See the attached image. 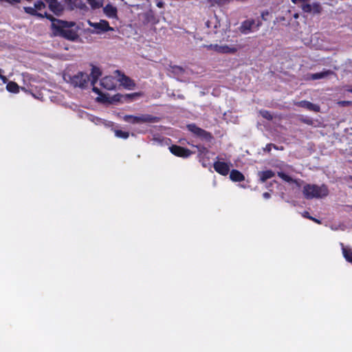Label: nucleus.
<instances>
[{
	"mask_svg": "<svg viewBox=\"0 0 352 352\" xmlns=\"http://www.w3.org/2000/svg\"><path fill=\"white\" fill-rule=\"evenodd\" d=\"M215 31L214 32V36L212 40L216 42H219L220 44L210 45L208 47L218 53L223 54H234L239 50V46L235 44L228 45L225 42L228 41L229 35L228 32L230 29V23L228 21H225L223 24H219V27L215 25Z\"/></svg>",
	"mask_w": 352,
	"mask_h": 352,
	"instance_id": "f257e3e1",
	"label": "nucleus"
},
{
	"mask_svg": "<svg viewBox=\"0 0 352 352\" xmlns=\"http://www.w3.org/2000/svg\"><path fill=\"white\" fill-rule=\"evenodd\" d=\"M45 16L52 21V28L54 34L60 36L70 41H76L78 38V28L74 22H67L56 19L47 13Z\"/></svg>",
	"mask_w": 352,
	"mask_h": 352,
	"instance_id": "f03ea898",
	"label": "nucleus"
},
{
	"mask_svg": "<svg viewBox=\"0 0 352 352\" xmlns=\"http://www.w3.org/2000/svg\"><path fill=\"white\" fill-rule=\"evenodd\" d=\"M302 193L307 199H321L328 195L329 190L325 185L319 186L315 184H306L303 187Z\"/></svg>",
	"mask_w": 352,
	"mask_h": 352,
	"instance_id": "7ed1b4c3",
	"label": "nucleus"
},
{
	"mask_svg": "<svg viewBox=\"0 0 352 352\" xmlns=\"http://www.w3.org/2000/svg\"><path fill=\"white\" fill-rule=\"evenodd\" d=\"M124 120L131 124L155 123L159 121L157 117L148 114H142L140 116H125Z\"/></svg>",
	"mask_w": 352,
	"mask_h": 352,
	"instance_id": "20e7f679",
	"label": "nucleus"
},
{
	"mask_svg": "<svg viewBox=\"0 0 352 352\" xmlns=\"http://www.w3.org/2000/svg\"><path fill=\"white\" fill-rule=\"evenodd\" d=\"M64 79L74 87L84 88L89 80V76L87 74L79 72L74 76L65 75Z\"/></svg>",
	"mask_w": 352,
	"mask_h": 352,
	"instance_id": "39448f33",
	"label": "nucleus"
},
{
	"mask_svg": "<svg viewBox=\"0 0 352 352\" xmlns=\"http://www.w3.org/2000/svg\"><path fill=\"white\" fill-rule=\"evenodd\" d=\"M187 128L195 135H196L197 138H199L202 140H210L212 138V136L210 133L198 127L197 126H196L194 124H188Z\"/></svg>",
	"mask_w": 352,
	"mask_h": 352,
	"instance_id": "423d86ee",
	"label": "nucleus"
},
{
	"mask_svg": "<svg viewBox=\"0 0 352 352\" xmlns=\"http://www.w3.org/2000/svg\"><path fill=\"white\" fill-rule=\"evenodd\" d=\"M302 10L308 13L319 14L322 10V8L319 3H309V2H304L300 5Z\"/></svg>",
	"mask_w": 352,
	"mask_h": 352,
	"instance_id": "0eeeda50",
	"label": "nucleus"
},
{
	"mask_svg": "<svg viewBox=\"0 0 352 352\" xmlns=\"http://www.w3.org/2000/svg\"><path fill=\"white\" fill-rule=\"evenodd\" d=\"M255 24L256 21L254 19H247L242 22L239 28V31L244 34L250 33V32H252V28Z\"/></svg>",
	"mask_w": 352,
	"mask_h": 352,
	"instance_id": "6e6552de",
	"label": "nucleus"
},
{
	"mask_svg": "<svg viewBox=\"0 0 352 352\" xmlns=\"http://www.w3.org/2000/svg\"><path fill=\"white\" fill-rule=\"evenodd\" d=\"M89 24L90 26L94 28L96 30H98L97 32L98 33L100 32H106L108 30H113L109 25V23L106 21L101 20L100 22L98 23H92L91 21H89Z\"/></svg>",
	"mask_w": 352,
	"mask_h": 352,
	"instance_id": "1a4fd4ad",
	"label": "nucleus"
},
{
	"mask_svg": "<svg viewBox=\"0 0 352 352\" xmlns=\"http://www.w3.org/2000/svg\"><path fill=\"white\" fill-rule=\"evenodd\" d=\"M115 73L120 76L118 80L120 81V84L124 87L127 89H132L135 86L133 81L125 75L120 74V72L119 70H116Z\"/></svg>",
	"mask_w": 352,
	"mask_h": 352,
	"instance_id": "9d476101",
	"label": "nucleus"
},
{
	"mask_svg": "<svg viewBox=\"0 0 352 352\" xmlns=\"http://www.w3.org/2000/svg\"><path fill=\"white\" fill-rule=\"evenodd\" d=\"M170 150L172 153L179 157H188L190 154L188 149L176 145L170 147Z\"/></svg>",
	"mask_w": 352,
	"mask_h": 352,
	"instance_id": "9b49d317",
	"label": "nucleus"
},
{
	"mask_svg": "<svg viewBox=\"0 0 352 352\" xmlns=\"http://www.w3.org/2000/svg\"><path fill=\"white\" fill-rule=\"evenodd\" d=\"M214 168L216 171L223 175H226L230 170L229 166L227 164L221 162H215L214 164Z\"/></svg>",
	"mask_w": 352,
	"mask_h": 352,
	"instance_id": "f8f14e48",
	"label": "nucleus"
},
{
	"mask_svg": "<svg viewBox=\"0 0 352 352\" xmlns=\"http://www.w3.org/2000/svg\"><path fill=\"white\" fill-rule=\"evenodd\" d=\"M103 12L109 18L118 19L117 8L111 4H107L104 7Z\"/></svg>",
	"mask_w": 352,
	"mask_h": 352,
	"instance_id": "ddd939ff",
	"label": "nucleus"
},
{
	"mask_svg": "<svg viewBox=\"0 0 352 352\" xmlns=\"http://www.w3.org/2000/svg\"><path fill=\"white\" fill-rule=\"evenodd\" d=\"M296 104L298 107L306 108L310 111H313L315 112H319L320 109V108L318 105L314 104L309 101H300V102L296 103Z\"/></svg>",
	"mask_w": 352,
	"mask_h": 352,
	"instance_id": "4468645a",
	"label": "nucleus"
},
{
	"mask_svg": "<svg viewBox=\"0 0 352 352\" xmlns=\"http://www.w3.org/2000/svg\"><path fill=\"white\" fill-rule=\"evenodd\" d=\"M101 85L108 90H112L115 88V82L111 76H106L101 80Z\"/></svg>",
	"mask_w": 352,
	"mask_h": 352,
	"instance_id": "2eb2a0df",
	"label": "nucleus"
},
{
	"mask_svg": "<svg viewBox=\"0 0 352 352\" xmlns=\"http://www.w3.org/2000/svg\"><path fill=\"white\" fill-rule=\"evenodd\" d=\"M333 72L331 71V70H327V71H324V72H320V73H316V74H313L310 76V78L309 79L311 80H317V79H320V78H326L330 75H332L333 74Z\"/></svg>",
	"mask_w": 352,
	"mask_h": 352,
	"instance_id": "dca6fc26",
	"label": "nucleus"
},
{
	"mask_svg": "<svg viewBox=\"0 0 352 352\" xmlns=\"http://www.w3.org/2000/svg\"><path fill=\"white\" fill-rule=\"evenodd\" d=\"M230 177L234 182H241L245 179L243 175L236 170H232L231 171Z\"/></svg>",
	"mask_w": 352,
	"mask_h": 352,
	"instance_id": "f3484780",
	"label": "nucleus"
},
{
	"mask_svg": "<svg viewBox=\"0 0 352 352\" xmlns=\"http://www.w3.org/2000/svg\"><path fill=\"white\" fill-rule=\"evenodd\" d=\"M49 8L51 11L57 15L60 14L63 10V6L59 2H58L57 0L56 1V3L52 4Z\"/></svg>",
	"mask_w": 352,
	"mask_h": 352,
	"instance_id": "a211bd4d",
	"label": "nucleus"
},
{
	"mask_svg": "<svg viewBox=\"0 0 352 352\" xmlns=\"http://www.w3.org/2000/svg\"><path fill=\"white\" fill-rule=\"evenodd\" d=\"M259 175L261 177V180L263 182H264L267 179H270V178H272V177H274V173L272 170H266V171L260 172Z\"/></svg>",
	"mask_w": 352,
	"mask_h": 352,
	"instance_id": "6ab92c4d",
	"label": "nucleus"
},
{
	"mask_svg": "<svg viewBox=\"0 0 352 352\" xmlns=\"http://www.w3.org/2000/svg\"><path fill=\"white\" fill-rule=\"evenodd\" d=\"M278 175L282 178L283 180H285V182H294L297 184L298 186H299V184L298 182L296 181V180H294L293 179L292 177H290L289 176L287 175L286 174L282 173V172H278Z\"/></svg>",
	"mask_w": 352,
	"mask_h": 352,
	"instance_id": "aec40b11",
	"label": "nucleus"
},
{
	"mask_svg": "<svg viewBox=\"0 0 352 352\" xmlns=\"http://www.w3.org/2000/svg\"><path fill=\"white\" fill-rule=\"evenodd\" d=\"M101 75L99 68L94 67L91 71V76L93 77L92 84H94L98 78Z\"/></svg>",
	"mask_w": 352,
	"mask_h": 352,
	"instance_id": "412c9836",
	"label": "nucleus"
},
{
	"mask_svg": "<svg viewBox=\"0 0 352 352\" xmlns=\"http://www.w3.org/2000/svg\"><path fill=\"white\" fill-rule=\"evenodd\" d=\"M24 10L26 13L30 14L31 15H37L41 17L44 16L42 14L36 13V8L34 7H25Z\"/></svg>",
	"mask_w": 352,
	"mask_h": 352,
	"instance_id": "4be33fe9",
	"label": "nucleus"
},
{
	"mask_svg": "<svg viewBox=\"0 0 352 352\" xmlns=\"http://www.w3.org/2000/svg\"><path fill=\"white\" fill-rule=\"evenodd\" d=\"M7 89L10 92L16 93L19 91V86L16 83L14 82H10L7 85Z\"/></svg>",
	"mask_w": 352,
	"mask_h": 352,
	"instance_id": "5701e85b",
	"label": "nucleus"
},
{
	"mask_svg": "<svg viewBox=\"0 0 352 352\" xmlns=\"http://www.w3.org/2000/svg\"><path fill=\"white\" fill-rule=\"evenodd\" d=\"M87 1L93 9L99 8L102 6V3L99 0H87Z\"/></svg>",
	"mask_w": 352,
	"mask_h": 352,
	"instance_id": "b1692460",
	"label": "nucleus"
},
{
	"mask_svg": "<svg viewBox=\"0 0 352 352\" xmlns=\"http://www.w3.org/2000/svg\"><path fill=\"white\" fill-rule=\"evenodd\" d=\"M343 254L348 262L352 263V252H350L345 248L343 249Z\"/></svg>",
	"mask_w": 352,
	"mask_h": 352,
	"instance_id": "393cba45",
	"label": "nucleus"
},
{
	"mask_svg": "<svg viewBox=\"0 0 352 352\" xmlns=\"http://www.w3.org/2000/svg\"><path fill=\"white\" fill-rule=\"evenodd\" d=\"M171 68H172V72L174 73L175 74H177V75L182 74L184 72V69L179 66H173Z\"/></svg>",
	"mask_w": 352,
	"mask_h": 352,
	"instance_id": "a878e982",
	"label": "nucleus"
},
{
	"mask_svg": "<svg viewBox=\"0 0 352 352\" xmlns=\"http://www.w3.org/2000/svg\"><path fill=\"white\" fill-rule=\"evenodd\" d=\"M260 114L265 119L268 120H271L273 118V116L271 113L267 111H261Z\"/></svg>",
	"mask_w": 352,
	"mask_h": 352,
	"instance_id": "bb28decb",
	"label": "nucleus"
},
{
	"mask_svg": "<svg viewBox=\"0 0 352 352\" xmlns=\"http://www.w3.org/2000/svg\"><path fill=\"white\" fill-rule=\"evenodd\" d=\"M116 135L118 137L123 138H127L129 137V133L128 132H124L120 130L116 131Z\"/></svg>",
	"mask_w": 352,
	"mask_h": 352,
	"instance_id": "cd10ccee",
	"label": "nucleus"
},
{
	"mask_svg": "<svg viewBox=\"0 0 352 352\" xmlns=\"http://www.w3.org/2000/svg\"><path fill=\"white\" fill-rule=\"evenodd\" d=\"M34 7L36 8V11L42 10L43 8H45V5L43 1H38L34 3Z\"/></svg>",
	"mask_w": 352,
	"mask_h": 352,
	"instance_id": "c85d7f7f",
	"label": "nucleus"
},
{
	"mask_svg": "<svg viewBox=\"0 0 352 352\" xmlns=\"http://www.w3.org/2000/svg\"><path fill=\"white\" fill-rule=\"evenodd\" d=\"M338 104L342 107H346L352 104L351 101H339Z\"/></svg>",
	"mask_w": 352,
	"mask_h": 352,
	"instance_id": "c756f323",
	"label": "nucleus"
},
{
	"mask_svg": "<svg viewBox=\"0 0 352 352\" xmlns=\"http://www.w3.org/2000/svg\"><path fill=\"white\" fill-rule=\"evenodd\" d=\"M139 96V94L138 93H135V94H126L125 96H124L123 97L125 98H133L135 96Z\"/></svg>",
	"mask_w": 352,
	"mask_h": 352,
	"instance_id": "7c9ffc66",
	"label": "nucleus"
},
{
	"mask_svg": "<svg viewBox=\"0 0 352 352\" xmlns=\"http://www.w3.org/2000/svg\"><path fill=\"white\" fill-rule=\"evenodd\" d=\"M272 144H268L266 146V147L264 148L265 151L270 152L272 149Z\"/></svg>",
	"mask_w": 352,
	"mask_h": 352,
	"instance_id": "2f4dec72",
	"label": "nucleus"
},
{
	"mask_svg": "<svg viewBox=\"0 0 352 352\" xmlns=\"http://www.w3.org/2000/svg\"><path fill=\"white\" fill-rule=\"evenodd\" d=\"M49 5V7L53 4L54 3H56V0H45Z\"/></svg>",
	"mask_w": 352,
	"mask_h": 352,
	"instance_id": "473e14b6",
	"label": "nucleus"
},
{
	"mask_svg": "<svg viewBox=\"0 0 352 352\" xmlns=\"http://www.w3.org/2000/svg\"><path fill=\"white\" fill-rule=\"evenodd\" d=\"M268 12H264L261 14V17L263 20H266L265 17H266V15H268Z\"/></svg>",
	"mask_w": 352,
	"mask_h": 352,
	"instance_id": "72a5a7b5",
	"label": "nucleus"
},
{
	"mask_svg": "<svg viewBox=\"0 0 352 352\" xmlns=\"http://www.w3.org/2000/svg\"><path fill=\"white\" fill-rule=\"evenodd\" d=\"M263 197H264L265 198H267H267H269V197H270V193H269V192H265V193L263 194Z\"/></svg>",
	"mask_w": 352,
	"mask_h": 352,
	"instance_id": "f704fd0d",
	"label": "nucleus"
},
{
	"mask_svg": "<svg viewBox=\"0 0 352 352\" xmlns=\"http://www.w3.org/2000/svg\"><path fill=\"white\" fill-rule=\"evenodd\" d=\"M292 1H293L294 2H296V0H292ZM298 1H299V2H300V3H301V4H302V3H303L304 2H309V1H308V0H298Z\"/></svg>",
	"mask_w": 352,
	"mask_h": 352,
	"instance_id": "c9c22d12",
	"label": "nucleus"
},
{
	"mask_svg": "<svg viewBox=\"0 0 352 352\" xmlns=\"http://www.w3.org/2000/svg\"><path fill=\"white\" fill-rule=\"evenodd\" d=\"M0 78L3 80L4 82L7 81V78L5 76L0 75Z\"/></svg>",
	"mask_w": 352,
	"mask_h": 352,
	"instance_id": "e433bc0d",
	"label": "nucleus"
},
{
	"mask_svg": "<svg viewBox=\"0 0 352 352\" xmlns=\"http://www.w3.org/2000/svg\"><path fill=\"white\" fill-rule=\"evenodd\" d=\"M93 90L94 92H96L97 94H100L99 89L97 87H94Z\"/></svg>",
	"mask_w": 352,
	"mask_h": 352,
	"instance_id": "4c0bfd02",
	"label": "nucleus"
},
{
	"mask_svg": "<svg viewBox=\"0 0 352 352\" xmlns=\"http://www.w3.org/2000/svg\"><path fill=\"white\" fill-rule=\"evenodd\" d=\"M304 216H305V217H307V218H309V219H312V217L309 216L308 212H305V214H304Z\"/></svg>",
	"mask_w": 352,
	"mask_h": 352,
	"instance_id": "58836bf2",
	"label": "nucleus"
},
{
	"mask_svg": "<svg viewBox=\"0 0 352 352\" xmlns=\"http://www.w3.org/2000/svg\"><path fill=\"white\" fill-rule=\"evenodd\" d=\"M261 25V22L260 21H258L256 23V26L257 28H258V27H260Z\"/></svg>",
	"mask_w": 352,
	"mask_h": 352,
	"instance_id": "ea45409f",
	"label": "nucleus"
},
{
	"mask_svg": "<svg viewBox=\"0 0 352 352\" xmlns=\"http://www.w3.org/2000/svg\"><path fill=\"white\" fill-rule=\"evenodd\" d=\"M312 220H314V221L317 222L318 223H320V221L318 219H316L312 217Z\"/></svg>",
	"mask_w": 352,
	"mask_h": 352,
	"instance_id": "a19ab883",
	"label": "nucleus"
},
{
	"mask_svg": "<svg viewBox=\"0 0 352 352\" xmlns=\"http://www.w3.org/2000/svg\"><path fill=\"white\" fill-rule=\"evenodd\" d=\"M298 16H299V15H298V13H296V14H294V17L295 19H298Z\"/></svg>",
	"mask_w": 352,
	"mask_h": 352,
	"instance_id": "79ce46f5",
	"label": "nucleus"
},
{
	"mask_svg": "<svg viewBox=\"0 0 352 352\" xmlns=\"http://www.w3.org/2000/svg\"><path fill=\"white\" fill-rule=\"evenodd\" d=\"M82 9L86 8L87 6L85 4H82V6L80 7Z\"/></svg>",
	"mask_w": 352,
	"mask_h": 352,
	"instance_id": "37998d69",
	"label": "nucleus"
},
{
	"mask_svg": "<svg viewBox=\"0 0 352 352\" xmlns=\"http://www.w3.org/2000/svg\"><path fill=\"white\" fill-rule=\"evenodd\" d=\"M305 122L308 123V124H310L311 122V121H306Z\"/></svg>",
	"mask_w": 352,
	"mask_h": 352,
	"instance_id": "c03bdc74",
	"label": "nucleus"
},
{
	"mask_svg": "<svg viewBox=\"0 0 352 352\" xmlns=\"http://www.w3.org/2000/svg\"><path fill=\"white\" fill-rule=\"evenodd\" d=\"M349 91L350 92H351V93H352V89H349Z\"/></svg>",
	"mask_w": 352,
	"mask_h": 352,
	"instance_id": "a18cd8bd",
	"label": "nucleus"
},
{
	"mask_svg": "<svg viewBox=\"0 0 352 352\" xmlns=\"http://www.w3.org/2000/svg\"><path fill=\"white\" fill-rule=\"evenodd\" d=\"M350 179H352V175L350 177Z\"/></svg>",
	"mask_w": 352,
	"mask_h": 352,
	"instance_id": "49530a36",
	"label": "nucleus"
}]
</instances>
